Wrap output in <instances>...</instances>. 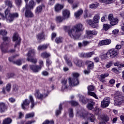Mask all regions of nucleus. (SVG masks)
Masks as SVG:
<instances>
[{
    "label": "nucleus",
    "instance_id": "b1692460",
    "mask_svg": "<svg viewBox=\"0 0 124 124\" xmlns=\"http://www.w3.org/2000/svg\"><path fill=\"white\" fill-rule=\"evenodd\" d=\"M45 36V33L44 32H42L41 33H39L36 35V38L38 41H41L42 39H44Z\"/></svg>",
    "mask_w": 124,
    "mask_h": 124
},
{
    "label": "nucleus",
    "instance_id": "5701e85b",
    "mask_svg": "<svg viewBox=\"0 0 124 124\" xmlns=\"http://www.w3.org/2000/svg\"><path fill=\"white\" fill-rule=\"evenodd\" d=\"M88 94L91 95V96H93V85H91L88 87Z\"/></svg>",
    "mask_w": 124,
    "mask_h": 124
},
{
    "label": "nucleus",
    "instance_id": "f03ea898",
    "mask_svg": "<svg viewBox=\"0 0 124 124\" xmlns=\"http://www.w3.org/2000/svg\"><path fill=\"white\" fill-rule=\"evenodd\" d=\"M0 10L1 9H0ZM5 16L3 14L0 13V20H6L8 23H12L14 21L15 18H18L19 17V14L17 13H15L11 14L10 10H9L8 9H6L4 11Z\"/></svg>",
    "mask_w": 124,
    "mask_h": 124
},
{
    "label": "nucleus",
    "instance_id": "dca6fc26",
    "mask_svg": "<svg viewBox=\"0 0 124 124\" xmlns=\"http://www.w3.org/2000/svg\"><path fill=\"white\" fill-rule=\"evenodd\" d=\"M7 110V106L3 102H0V113H4Z\"/></svg>",
    "mask_w": 124,
    "mask_h": 124
},
{
    "label": "nucleus",
    "instance_id": "9b49d317",
    "mask_svg": "<svg viewBox=\"0 0 124 124\" xmlns=\"http://www.w3.org/2000/svg\"><path fill=\"white\" fill-rule=\"evenodd\" d=\"M100 14L98 13L94 14L93 17V27L94 28H97L98 27V24L99 23V20L100 19Z\"/></svg>",
    "mask_w": 124,
    "mask_h": 124
},
{
    "label": "nucleus",
    "instance_id": "e2e57ef3",
    "mask_svg": "<svg viewBox=\"0 0 124 124\" xmlns=\"http://www.w3.org/2000/svg\"><path fill=\"white\" fill-rule=\"evenodd\" d=\"M54 124V121L52 120L50 122L48 121V120H46V121H45L43 124Z\"/></svg>",
    "mask_w": 124,
    "mask_h": 124
},
{
    "label": "nucleus",
    "instance_id": "37998d69",
    "mask_svg": "<svg viewBox=\"0 0 124 124\" xmlns=\"http://www.w3.org/2000/svg\"><path fill=\"white\" fill-rule=\"evenodd\" d=\"M55 42L57 44H59V43H62V37H57L55 39Z\"/></svg>",
    "mask_w": 124,
    "mask_h": 124
},
{
    "label": "nucleus",
    "instance_id": "49530a36",
    "mask_svg": "<svg viewBox=\"0 0 124 124\" xmlns=\"http://www.w3.org/2000/svg\"><path fill=\"white\" fill-rule=\"evenodd\" d=\"M102 119L105 121V122H108L109 121V116L106 114H104L102 116Z\"/></svg>",
    "mask_w": 124,
    "mask_h": 124
},
{
    "label": "nucleus",
    "instance_id": "6ab92c4d",
    "mask_svg": "<svg viewBox=\"0 0 124 124\" xmlns=\"http://www.w3.org/2000/svg\"><path fill=\"white\" fill-rule=\"evenodd\" d=\"M62 17L64 19H68L70 13L68 10H63L62 12Z\"/></svg>",
    "mask_w": 124,
    "mask_h": 124
},
{
    "label": "nucleus",
    "instance_id": "c756f323",
    "mask_svg": "<svg viewBox=\"0 0 124 124\" xmlns=\"http://www.w3.org/2000/svg\"><path fill=\"white\" fill-rule=\"evenodd\" d=\"M27 60L28 62H32V63H34V64H35V63L37 62V59L32 57H30V58H27Z\"/></svg>",
    "mask_w": 124,
    "mask_h": 124
},
{
    "label": "nucleus",
    "instance_id": "3c124183",
    "mask_svg": "<svg viewBox=\"0 0 124 124\" xmlns=\"http://www.w3.org/2000/svg\"><path fill=\"white\" fill-rule=\"evenodd\" d=\"M108 76H109V74H101L99 79H105V78H106V77H108Z\"/></svg>",
    "mask_w": 124,
    "mask_h": 124
},
{
    "label": "nucleus",
    "instance_id": "4be33fe9",
    "mask_svg": "<svg viewBox=\"0 0 124 124\" xmlns=\"http://www.w3.org/2000/svg\"><path fill=\"white\" fill-rule=\"evenodd\" d=\"M4 4L5 5H6V6L8 7L7 9H8V10H9L10 8H12V7L13 6V2L12 1H10L9 0H6L4 1Z\"/></svg>",
    "mask_w": 124,
    "mask_h": 124
},
{
    "label": "nucleus",
    "instance_id": "6e6d98bb",
    "mask_svg": "<svg viewBox=\"0 0 124 124\" xmlns=\"http://www.w3.org/2000/svg\"><path fill=\"white\" fill-rule=\"evenodd\" d=\"M70 103L72 106H77V105L78 104V102L75 101H71Z\"/></svg>",
    "mask_w": 124,
    "mask_h": 124
},
{
    "label": "nucleus",
    "instance_id": "4c0bfd02",
    "mask_svg": "<svg viewBox=\"0 0 124 124\" xmlns=\"http://www.w3.org/2000/svg\"><path fill=\"white\" fill-rule=\"evenodd\" d=\"M83 13V10H79L77 12L75 13V16L76 18H78V17L82 15V14Z\"/></svg>",
    "mask_w": 124,
    "mask_h": 124
},
{
    "label": "nucleus",
    "instance_id": "69168bd1",
    "mask_svg": "<svg viewBox=\"0 0 124 124\" xmlns=\"http://www.w3.org/2000/svg\"><path fill=\"white\" fill-rule=\"evenodd\" d=\"M100 2L105 3L106 4H109V2L108 0H100Z\"/></svg>",
    "mask_w": 124,
    "mask_h": 124
},
{
    "label": "nucleus",
    "instance_id": "13d9d810",
    "mask_svg": "<svg viewBox=\"0 0 124 124\" xmlns=\"http://www.w3.org/2000/svg\"><path fill=\"white\" fill-rule=\"evenodd\" d=\"M38 66L41 69L43 67V66H44V64L43 63V61L42 60L39 61V65Z\"/></svg>",
    "mask_w": 124,
    "mask_h": 124
},
{
    "label": "nucleus",
    "instance_id": "603ef678",
    "mask_svg": "<svg viewBox=\"0 0 124 124\" xmlns=\"http://www.w3.org/2000/svg\"><path fill=\"white\" fill-rule=\"evenodd\" d=\"M84 12L85 13V14L84 16V18H85V19H86V18H88L92 16V14H89V15H88V10H85Z\"/></svg>",
    "mask_w": 124,
    "mask_h": 124
},
{
    "label": "nucleus",
    "instance_id": "0eeeda50",
    "mask_svg": "<svg viewBox=\"0 0 124 124\" xmlns=\"http://www.w3.org/2000/svg\"><path fill=\"white\" fill-rule=\"evenodd\" d=\"M44 94L40 93L39 90H36L35 91V96L36 98L38 99H43L44 97H46L48 96V90H45Z\"/></svg>",
    "mask_w": 124,
    "mask_h": 124
},
{
    "label": "nucleus",
    "instance_id": "79ce46f5",
    "mask_svg": "<svg viewBox=\"0 0 124 124\" xmlns=\"http://www.w3.org/2000/svg\"><path fill=\"white\" fill-rule=\"evenodd\" d=\"M7 34V31L5 30H0V35L4 36Z\"/></svg>",
    "mask_w": 124,
    "mask_h": 124
},
{
    "label": "nucleus",
    "instance_id": "473e14b6",
    "mask_svg": "<svg viewBox=\"0 0 124 124\" xmlns=\"http://www.w3.org/2000/svg\"><path fill=\"white\" fill-rule=\"evenodd\" d=\"M87 108L89 110H93V100H90L89 103L87 105Z\"/></svg>",
    "mask_w": 124,
    "mask_h": 124
},
{
    "label": "nucleus",
    "instance_id": "cd10ccee",
    "mask_svg": "<svg viewBox=\"0 0 124 124\" xmlns=\"http://www.w3.org/2000/svg\"><path fill=\"white\" fill-rule=\"evenodd\" d=\"M93 55V51L86 53H82L81 57H83V58H91Z\"/></svg>",
    "mask_w": 124,
    "mask_h": 124
},
{
    "label": "nucleus",
    "instance_id": "393cba45",
    "mask_svg": "<svg viewBox=\"0 0 124 124\" xmlns=\"http://www.w3.org/2000/svg\"><path fill=\"white\" fill-rule=\"evenodd\" d=\"M78 96L79 97V101H81L82 104H86L88 102V99L84 97V96H82L81 94H78Z\"/></svg>",
    "mask_w": 124,
    "mask_h": 124
},
{
    "label": "nucleus",
    "instance_id": "338daca9",
    "mask_svg": "<svg viewBox=\"0 0 124 124\" xmlns=\"http://www.w3.org/2000/svg\"><path fill=\"white\" fill-rule=\"evenodd\" d=\"M94 62H99V57H96L94 58Z\"/></svg>",
    "mask_w": 124,
    "mask_h": 124
},
{
    "label": "nucleus",
    "instance_id": "de8ad7c7",
    "mask_svg": "<svg viewBox=\"0 0 124 124\" xmlns=\"http://www.w3.org/2000/svg\"><path fill=\"white\" fill-rule=\"evenodd\" d=\"M69 116L70 118H73L74 114H73V109L72 108L69 109Z\"/></svg>",
    "mask_w": 124,
    "mask_h": 124
},
{
    "label": "nucleus",
    "instance_id": "0e129e2a",
    "mask_svg": "<svg viewBox=\"0 0 124 124\" xmlns=\"http://www.w3.org/2000/svg\"><path fill=\"white\" fill-rule=\"evenodd\" d=\"M42 74L44 76H48V75H49V73H48V72L46 71H44L42 72Z\"/></svg>",
    "mask_w": 124,
    "mask_h": 124
},
{
    "label": "nucleus",
    "instance_id": "c9c22d12",
    "mask_svg": "<svg viewBox=\"0 0 124 124\" xmlns=\"http://www.w3.org/2000/svg\"><path fill=\"white\" fill-rule=\"evenodd\" d=\"M100 58L101 60H107V59H109V54H107V52L106 54H102L100 55Z\"/></svg>",
    "mask_w": 124,
    "mask_h": 124
},
{
    "label": "nucleus",
    "instance_id": "f3484780",
    "mask_svg": "<svg viewBox=\"0 0 124 124\" xmlns=\"http://www.w3.org/2000/svg\"><path fill=\"white\" fill-rule=\"evenodd\" d=\"M62 8H63V5L59 3L56 4L54 6V10L57 13H59V12L62 11Z\"/></svg>",
    "mask_w": 124,
    "mask_h": 124
},
{
    "label": "nucleus",
    "instance_id": "7ed1b4c3",
    "mask_svg": "<svg viewBox=\"0 0 124 124\" xmlns=\"http://www.w3.org/2000/svg\"><path fill=\"white\" fill-rule=\"evenodd\" d=\"M77 117L86 120L87 119L88 121H90L91 123L93 122V114L88 113L87 111L84 108H81L77 111Z\"/></svg>",
    "mask_w": 124,
    "mask_h": 124
},
{
    "label": "nucleus",
    "instance_id": "a18cd8bd",
    "mask_svg": "<svg viewBox=\"0 0 124 124\" xmlns=\"http://www.w3.org/2000/svg\"><path fill=\"white\" fill-rule=\"evenodd\" d=\"M110 28H111V26L109 24H103V29L104 31H107V30L108 29H110Z\"/></svg>",
    "mask_w": 124,
    "mask_h": 124
},
{
    "label": "nucleus",
    "instance_id": "bf43d9fd",
    "mask_svg": "<svg viewBox=\"0 0 124 124\" xmlns=\"http://www.w3.org/2000/svg\"><path fill=\"white\" fill-rule=\"evenodd\" d=\"M113 65V63L112 62H108L106 65V67L107 68H110V67Z\"/></svg>",
    "mask_w": 124,
    "mask_h": 124
},
{
    "label": "nucleus",
    "instance_id": "ea45409f",
    "mask_svg": "<svg viewBox=\"0 0 124 124\" xmlns=\"http://www.w3.org/2000/svg\"><path fill=\"white\" fill-rule=\"evenodd\" d=\"M12 123V120L10 118H6L3 121V124H10Z\"/></svg>",
    "mask_w": 124,
    "mask_h": 124
},
{
    "label": "nucleus",
    "instance_id": "a211bd4d",
    "mask_svg": "<svg viewBox=\"0 0 124 124\" xmlns=\"http://www.w3.org/2000/svg\"><path fill=\"white\" fill-rule=\"evenodd\" d=\"M30 105V101L28 99H26L23 101L21 104V107L22 109L25 110V109H28V106Z\"/></svg>",
    "mask_w": 124,
    "mask_h": 124
},
{
    "label": "nucleus",
    "instance_id": "864d4df0",
    "mask_svg": "<svg viewBox=\"0 0 124 124\" xmlns=\"http://www.w3.org/2000/svg\"><path fill=\"white\" fill-rule=\"evenodd\" d=\"M14 64H16V65H21L22 64V61L21 60H17L16 62H13Z\"/></svg>",
    "mask_w": 124,
    "mask_h": 124
},
{
    "label": "nucleus",
    "instance_id": "052dcab7",
    "mask_svg": "<svg viewBox=\"0 0 124 124\" xmlns=\"http://www.w3.org/2000/svg\"><path fill=\"white\" fill-rule=\"evenodd\" d=\"M52 63V62L51 61V60H49V59H47L46 61V65L47 67H49V65H51Z\"/></svg>",
    "mask_w": 124,
    "mask_h": 124
},
{
    "label": "nucleus",
    "instance_id": "7c9ffc66",
    "mask_svg": "<svg viewBox=\"0 0 124 124\" xmlns=\"http://www.w3.org/2000/svg\"><path fill=\"white\" fill-rule=\"evenodd\" d=\"M45 7V6H44V5H39V6L37 7L35 11V13H40V12L42 11V9L44 8Z\"/></svg>",
    "mask_w": 124,
    "mask_h": 124
},
{
    "label": "nucleus",
    "instance_id": "09e8293b",
    "mask_svg": "<svg viewBox=\"0 0 124 124\" xmlns=\"http://www.w3.org/2000/svg\"><path fill=\"white\" fill-rule=\"evenodd\" d=\"M59 110H57L56 111V114L57 116H59L61 114V110H62V104H60L59 108Z\"/></svg>",
    "mask_w": 124,
    "mask_h": 124
},
{
    "label": "nucleus",
    "instance_id": "aec40b11",
    "mask_svg": "<svg viewBox=\"0 0 124 124\" xmlns=\"http://www.w3.org/2000/svg\"><path fill=\"white\" fill-rule=\"evenodd\" d=\"M35 55V50L34 49H30L27 54V58H32Z\"/></svg>",
    "mask_w": 124,
    "mask_h": 124
},
{
    "label": "nucleus",
    "instance_id": "1a4fd4ad",
    "mask_svg": "<svg viewBox=\"0 0 124 124\" xmlns=\"http://www.w3.org/2000/svg\"><path fill=\"white\" fill-rule=\"evenodd\" d=\"M110 101L111 99L110 97L104 98L101 103V107H102V108H106V107H108L110 104Z\"/></svg>",
    "mask_w": 124,
    "mask_h": 124
},
{
    "label": "nucleus",
    "instance_id": "c03bdc74",
    "mask_svg": "<svg viewBox=\"0 0 124 124\" xmlns=\"http://www.w3.org/2000/svg\"><path fill=\"white\" fill-rule=\"evenodd\" d=\"M34 117V113H28L26 114L25 119H29Z\"/></svg>",
    "mask_w": 124,
    "mask_h": 124
},
{
    "label": "nucleus",
    "instance_id": "f257e3e1",
    "mask_svg": "<svg viewBox=\"0 0 124 124\" xmlns=\"http://www.w3.org/2000/svg\"><path fill=\"white\" fill-rule=\"evenodd\" d=\"M84 31L83 25L82 24H78L68 31V34L71 38L78 39L80 37V35H81L80 31Z\"/></svg>",
    "mask_w": 124,
    "mask_h": 124
},
{
    "label": "nucleus",
    "instance_id": "a878e982",
    "mask_svg": "<svg viewBox=\"0 0 124 124\" xmlns=\"http://www.w3.org/2000/svg\"><path fill=\"white\" fill-rule=\"evenodd\" d=\"M93 36V31H86V36L85 37L91 39Z\"/></svg>",
    "mask_w": 124,
    "mask_h": 124
},
{
    "label": "nucleus",
    "instance_id": "423d86ee",
    "mask_svg": "<svg viewBox=\"0 0 124 124\" xmlns=\"http://www.w3.org/2000/svg\"><path fill=\"white\" fill-rule=\"evenodd\" d=\"M2 39L4 42L1 44V49L2 53H7V50H6V48H7V45L8 44V43H9L10 39L8 37L4 36ZM6 42H8V43H6Z\"/></svg>",
    "mask_w": 124,
    "mask_h": 124
},
{
    "label": "nucleus",
    "instance_id": "f704fd0d",
    "mask_svg": "<svg viewBox=\"0 0 124 124\" xmlns=\"http://www.w3.org/2000/svg\"><path fill=\"white\" fill-rule=\"evenodd\" d=\"M62 89H64V90H65V89H67V85H66V83H67V80L64 79L62 80Z\"/></svg>",
    "mask_w": 124,
    "mask_h": 124
},
{
    "label": "nucleus",
    "instance_id": "f8f14e48",
    "mask_svg": "<svg viewBox=\"0 0 124 124\" xmlns=\"http://www.w3.org/2000/svg\"><path fill=\"white\" fill-rule=\"evenodd\" d=\"M86 63L88 64V70L85 69L83 72L85 75H88L91 73V69L93 67V62L92 61H86Z\"/></svg>",
    "mask_w": 124,
    "mask_h": 124
},
{
    "label": "nucleus",
    "instance_id": "774afa93",
    "mask_svg": "<svg viewBox=\"0 0 124 124\" xmlns=\"http://www.w3.org/2000/svg\"><path fill=\"white\" fill-rule=\"evenodd\" d=\"M119 32V30L118 29H115L112 31L113 34H117Z\"/></svg>",
    "mask_w": 124,
    "mask_h": 124
},
{
    "label": "nucleus",
    "instance_id": "39448f33",
    "mask_svg": "<svg viewBox=\"0 0 124 124\" xmlns=\"http://www.w3.org/2000/svg\"><path fill=\"white\" fill-rule=\"evenodd\" d=\"M114 105L115 106H120L122 105V104L124 103V100L123 99V96L120 94V93H117L114 96Z\"/></svg>",
    "mask_w": 124,
    "mask_h": 124
},
{
    "label": "nucleus",
    "instance_id": "a19ab883",
    "mask_svg": "<svg viewBox=\"0 0 124 124\" xmlns=\"http://www.w3.org/2000/svg\"><path fill=\"white\" fill-rule=\"evenodd\" d=\"M50 56H51V54L47 53V52H43L41 54V57L45 59L49 58Z\"/></svg>",
    "mask_w": 124,
    "mask_h": 124
},
{
    "label": "nucleus",
    "instance_id": "9d476101",
    "mask_svg": "<svg viewBox=\"0 0 124 124\" xmlns=\"http://www.w3.org/2000/svg\"><path fill=\"white\" fill-rule=\"evenodd\" d=\"M108 21H109V23L111 26H115L117 25L119 22V19L117 18H114V16L113 14H109L108 16Z\"/></svg>",
    "mask_w": 124,
    "mask_h": 124
},
{
    "label": "nucleus",
    "instance_id": "412c9836",
    "mask_svg": "<svg viewBox=\"0 0 124 124\" xmlns=\"http://www.w3.org/2000/svg\"><path fill=\"white\" fill-rule=\"evenodd\" d=\"M74 62L76 64V65H77V66H78V67H81L83 65V61L78 59H75Z\"/></svg>",
    "mask_w": 124,
    "mask_h": 124
},
{
    "label": "nucleus",
    "instance_id": "4468645a",
    "mask_svg": "<svg viewBox=\"0 0 124 124\" xmlns=\"http://www.w3.org/2000/svg\"><path fill=\"white\" fill-rule=\"evenodd\" d=\"M13 41H16L15 45V48H16L17 45H20L21 42V38L19 37V35L17 33H15L13 39Z\"/></svg>",
    "mask_w": 124,
    "mask_h": 124
},
{
    "label": "nucleus",
    "instance_id": "58836bf2",
    "mask_svg": "<svg viewBox=\"0 0 124 124\" xmlns=\"http://www.w3.org/2000/svg\"><path fill=\"white\" fill-rule=\"evenodd\" d=\"M47 47L48 46H47V45H43L42 46L40 45L38 46L37 49L39 50H46V49H47Z\"/></svg>",
    "mask_w": 124,
    "mask_h": 124
},
{
    "label": "nucleus",
    "instance_id": "e433bc0d",
    "mask_svg": "<svg viewBox=\"0 0 124 124\" xmlns=\"http://www.w3.org/2000/svg\"><path fill=\"white\" fill-rule=\"evenodd\" d=\"M29 99L31 102V109L34 107V100H33V97L31 95L29 96Z\"/></svg>",
    "mask_w": 124,
    "mask_h": 124
},
{
    "label": "nucleus",
    "instance_id": "ddd939ff",
    "mask_svg": "<svg viewBox=\"0 0 124 124\" xmlns=\"http://www.w3.org/2000/svg\"><path fill=\"white\" fill-rule=\"evenodd\" d=\"M29 67L30 70H31L34 73H37V72H39L40 70H41L38 65H30Z\"/></svg>",
    "mask_w": 124,
    "mask_h": 124
},
{
    "label": "nucleus",
    "instance_id": "8fccbe9b",
    "mask_svg": "<svg viewBox=\"0 0 124 124\" xmlns=\"http://www.w3.org/2000/svg\"><path fill=\"white\" fill-rule=\"evenodd\" d=\"M13 90L15 93H18L19 92V86L17 85H14Z\"/></svg>",
    "mask_w": 124,
    "mask_h": 124
},
{
    "label": "nucleus",
    "instance_id": "680f3d73",
    "mask_svg": "<svg viewBox=\"0 0 124 124\" xmlns=\"http://www.w3.org/2000/svg\"><path fill=\"white\" fill-rule=\"evenodd\" d=\"M90 43H91V41H84L82 42V45L84 46H87V45H89V44H90Z\"/></svg>",
    "mask_w": 124,
    "mask_h": 124
},
{
    "label": "nucleus",
    "instance_id": "2eb2a0df",
    "mask_svg": "<svg viewBox=\"0 0 124 124\" xmlns=\"http://www.w3.org/2000/svg\"><path fill=\"white\" fill-rule=\"evenodd\" d=\"M26 10L25 12V16L26 18H32L33 17V13H32L30 9H29V7L26 6Z\"/></svg>",
    "mask_w": 124,
    "mask_h": 124
},
{
    "label": "nucleus",
    "instance_id": "6e6552de",
    "mask_svg": "<svg viewBox=\"0 0 124 124\" xmlns=\"http://www.w3.org/2000/svg\"><path fill=\"white\" fill-rule=\"evenodd\" d=\"M107 55H108V56L109 55L108 59H114V58L118 56L119 52L115 49H111L107 52Z\"/></svg>",
    "mask_w": 124,
    "mask_h": 124
},
{
    "label": "nucleus",
    "instance_id": "5fc2aeb1",
    "mask_svg": "<svg viewBox=\"0 0 124 124\" xmlns=\"http://www.w3.org/2000/svg\"><path fill=\"white\" fill-rule=\"evenodd\" d=\"M15 1L17 6H20L22 4V0H15Z\"/></svg>",
    "mask_w": 124,
    "mask_h": 124
},
{
    "label": "nucleus",
    "instance_id": "20e7f679",
    "mask_svg": "<svg viewBox=\"0 0 124 124\" xmlns=\"http://www.w3.org/2000/svg\"><path fill=\"white\" fill-rule=\"evenodd\" d=\"M73 78H69L68 80L70 87H74L79 84V80H78V77L80 76V75L78 73H73Z\"/></svg>",
    "mask_w": 124,
    "mask_h": 124
},
{
    "label": "nucleus",
    "instance_id": "bb28decb",
    "mask_svg": "<svg viewBox=\"0 0 124 124\" xmlns=\"http://www.w3.org/2000/svg\"><path fill=\"white\" fill-rule=\"evenodd\" d=\"M63 58L67 65L71 67V66H72V62H71L70 59L68 58L66 55H65Z\"/></svg>",
    "mask_w": 124,
    "mask_h": 124
},
{
    "label": "nucleus",
    "instance_id": "4d7b16f0",
    "mask_svg": "<svg viewBox=\"0 0 124 124\" xmlns=\"http://www.w3.org/2000/svg\"><path fill=\"white\" fill-rule=\"evenodd\" d=\"M11 89V84L10 83L7 84L6 86V91H7V92H9V91H10Z\"/></svg>",
    "mask_w": 124,
    "mask_h": 124
},
{
    "label": "nucleus",
    "instance_id": "2f4dec72",
    "mask_svg": "<svg viewBox=\"0 0 124 124\" xmlns=\"http://www.w3.org/2000/svg\"><path fill=\"white\" fill-rule=\"evenodd\" d=\"M111 43V40L107 39L101 41V45H109Z\"/></svg>",
    "mask_w": 124,
    "mask_h": 124
},
{
    "label": "nucleus",
    "instance_id": "c85d7f7f",
    "mask_svg": "<svg viewBox=\"0 0 124 124\" xmlns=\"http://www.w3.org/2000/svg\"><path fill=\"white\" fill-rule=\"evenodd\" d=\"M34 5H35L34 1H33V0H31L29 1V5L28 6V5H26V7L27 6L29 8V9H32L34 7Z\"/></svg>",
    "mask_w": 124,
    "mask_h": 124
},
{
    "label": "nucleus",
    "instance_id": "72a5a7b5",
    "mask_svg": "<svg viewBox=\"0 0 124 124\" xmlns=\"http://www.w3.org/2000/svg\"><path fill=\"white\" fill-rule=\"evenodd\" d=\"M56 22H57V23H62V21L65 20V19L64 18L62 17L61 16H57L56 18Z\"/></svg>",
    "mask_w": 124,
    "mask_h": 124
}]
</instances>
